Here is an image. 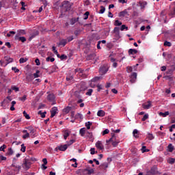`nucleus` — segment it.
<instances>
[{
	"label": "nucleus",
	"mask_w": 175,
	"mask_h": 175,
	"mask_svg": "<svg viewBox=\"0 0 175 175\" xmlns=\"http://www.w3.org/2000/svg\"><path fill=\"white\" fill-rule=\"evenodd\" d=\"M107 143H111L113 147H117L120 143V139H117L115 135H113L109 139L107 140Z\"/></svg>",
	"instance_id": "obj_1"
},
{
	"label": "nucleus",
	"mask_w": 175,
	"mask_h": 175,
	"mask_svg": "<svg viewBox=\"0 0 175 175\" xmlns=\"http://www.w3.org/2000/svg\"><path fill=\"white\" fill-rule=\"evenodd\" d=\"M100 79H102V77H95L92 79V83H90V87H92V88H94L95 87L98 88H102V85L100 84H97L95 85V82L96 81H99V80H100Z\"/></svg>",
	"instance_id": "obj_2"
},
{
	"label": "nucleus",
	"mask_w": 175,
	"mask_h": 175,
	"mask_svg": "<svg viewBox=\"0 0 175 175\" xmlns=\"http://www.w3.org/2000/svg\"><path fill=\"white\" fill-rule=\"evenodd\" d=\"M25 129H28L29 132V136L31 137V139H35V137L38 136V135H36V129H35L33 127L30 126L28 127H25Z\"/></svg>",
	"instance_id": "obj_3"
},
{
	"label": "nucleus",
	"mask_w": 175,
	"mask_h": 175,
	"mask_svg": "<svg viewBox=\"0 0 175 175\" xmlns=\"http://www.w3.org/2000/svg\"><path fill=\"white\" fill-rule=\"evenodd\" d=\"M62 8L66 9V12L72 9V6H73V3L69 2V1H64L62 3Z\"/></svg>",
	"instance_id": "obj_4"
},
{
	"label": "nucleus",
	"mask_w": 175,
	"mask_h": 175,
	"mask_svg": "<svg viewBox=\"0 0 175 175\" xmlns=\"http://www.w3.org/2000/svg\"><path fill=\"white\" fill-rule=\"evenodd\" d=\"M31 165H32L31 161L28 159H25L22 166L25 170H28L31 168Z\"/></svg>",
	"instance_id": "obj_5"
},
{
	"label": "nucleus",
	"mask_w": 175,
	"mask_h": 175,
	"mask_svg": "<svg viewBox=\"0 0 175 175\" xmlns=\"http://www.w3.org/2000/svg\"><path fill=\"white\" fill-rule=\"evenodd\" d=\"M109 71V66L107 65H103L99 68V73L101 75V76H103V75H106L107 72Z\"/></svg>",
	"instance_id": "obj_6"
},
{
	"label": "nucleus",
	"mask_w": 175,
	"mask_h": 175,
	"mask_svg": "<svg viewBox=\"0 0 175 175\" xmlns=\"http://www.w3.org/2000/svg\"><path fill=\"white\" fill-rule=\"evenodd\" d=\"M48 100L52 103V105H55V95L54 94H49L47 96Z\"/></svg>",
	"instance_id": "obj_7"
},
{
	"label": "nucleus",
	"mask_w": 175,
	"mask_h": 175,
	"mask_svg": "<svg viewBox=\"0 0 175 175\" xmlns=\"http://www.w3.org/2000/svg\"><path fill=\"white\" fill-rule=\"evenodd\" d=\"M96 147L97 150H99L100 151H103V150H105V146H103L102 141H98L96 143Z\"/></svg>",
	"instance_id": "obj_8"
},
{
	"label": "nucleus",
	"mask_w": 175,
	"mask_h": 175,
	"mask_svg": "<svg viewBox=\"0 0 175 175\" xmlns=\"http://www.w3.org/2000/svg\"><path fill=\"white\" fill-rule=\"evenodd\" d=\"M137 79V73L136 72H132L130 75V82L133 83L135 81H136Z\"/></svg>",
	"instance_id": "obj_9"
},
{
	"label": "nucleus",
	"mask_w": 175,
	"mask_h": 175,
	"mask_svg": "<svg viewBox=\"0 0 175 175\" xmlns=\"http://www.w3.org/2000/svg\"><path fill=\"white\" fill-rule=\"evenodd\" d=\"M107 167H109V163L107 162H104L101 163L98 167L100 170H106Z\"/></svg>",
	"instance_id": "obj_10"
},
{
	"label": "nucleus",
	"mask_w": 175,
	"mask_h": 175,
	"mask_svg": "<svg viewBox=\"0 0 175 175\" xmlns=\"http://www.w3.org/2000/svg\"><path fill=\"white\" fill-rule=\"evenodd\" d=\"M57 113H58V108L57 107H53L51 111V118H53V117H55Z\"/></svg>",
	"instance_id": "obj_11"
},
{
	"label": "nucleus",
	"mask_w": 175,
	"mask_h": 175,
	"mask_svg": "<svg viewBox=\"0 0 175 175\" xmlns=\"http://www.w3.org/2000/svg\"><path fill=\"white\" fill-rule=\"evenodd\" d=\"M142 107L145 110H148L151 107V101H148L147 103L142 104Z\"/></svg>",
	"instance_id": "obj_12"
},
{
	"label": "nucleus",
	"mask_w": 175,
	"mask_h": 175,
	"mask_svg": "<svg viewBox=\"0 0 175 175\" xmlns=\"http://www.w3.org/2000/svg\"><path fill=\"white\" fill-rule=\"evenodd\" d=\"M113 33H116V38H118V39H120V38H121V36H120V27H114Z\"/></svg>",
	"instance_id": "obj_13"
},
{
	"label": "nucleus",
	"mask_w": 175,
	"mask_h": 175,
	"mask_svg": "<svg viewBox=\"0 0 175 175\" xmlns=\"http://www.w3.org/2000/svg\"><path fill=\"white\" fill-rule=\"evenodd\" d=\"M38 35H39V31L35 30L31 35L29 37V40H32V39H33V38H36V36H38Z\"/></svg>",
	"instance_id": "obj_14"
},
{
	"label": "nucleus",
	"mask_w": 175,
	"mask_h": 175,
	"mask_svg": "<svg viewBox=\"0 0 175 175\" xmlns=\"http://www.w3.org/2000/svg\"><path fill=\"white\" fill-rule=\"evenodd\" d=\"M83 173L84 174H86V175L94 174V169H90V170L85 169L83 170Z\"/></svg>",
	"instance_id": "obj_15"
},
{
	"label": "nucleus",
	"mask_w": 175,
	"mask_h": 175,
	"mask_svg": "<svg viewBox=\"0 0 175 175\" xmlns=\"http://www.w3.org/2000/svg\"><path fill=\"white\" fill-rule=\"evenodd\" d=\"M63 133H64V140H66L68 136L70 135V131H69V130H64L63 131Z\"/></svg>",
	"instance_id": "obj_16"
},
{
	"label": "nucleus",
	"mask_w": 175,
	"mask_h": 175,
	"mask_svg": "<svg viewBox=\"0 0 175 175\" xmlns=\"http://www.w3.org/2000/svg\"><path fill=\"white\" fill-rule=\"evenodd\" d=\"M58 150H59V151H66V150H68V144L59 146Z\"/></svg>",
	"instance_id": "obj_17"
},
{
	"label": "nucleus",
	"mask_w": 175,
	"mask_h": 175,
	"mask_svg": "<svg viewBox=\"0 0 175 175\" xmlns=\"http://www.w3.org/2000/svg\"><path fill=\"white\" fill-rule=\"evenodd\" d=\"M150 173L151 174H157V173H158V167L157 165L152 167L150 169Z\"/></svg>",
	"instance_id": "obj_18"
},
{
	"label": "nucleus",
	"mask_w": 175,
	"mask_h": 175,
	"mask_svg": "<svg viewBox=\"0 0 175 175\" xmlns=\"http://www.w3.org/2000/svg\"><path fill=\"white\" fill-rule=\"evenodd\" d=\"M66 43H68V40L62 39L59 41V46H63V47H65V46H66Z\"/></svg>",
	"instance_id": "obj_19"
},
{
	"label": "nucleus",
	"mask_w": 175,
	"mask_h": 175,
	"mask_svg": "<svg viewBox=\"0 0 175 175\" xmlns=\"http://www.w3.org/2000/svg\"><path fill=\"white\" fill-rule=\"evenodd\" d=\"M126 15L129 16V14H128V11H126V10H124V11L120 12L119 17H125V16Z\"/></svg>",
	"instance_id": "obj_20"
},
{
	"label": "nucleus",
	"mask_w": 175,
	"mask_h": 175,
	"mask_svg": "<svg viewBox=\"0 0 175 175\" xmlns=\"http://www.w3.org/2000/svg\"><path fill=\"white\" fill-rule=\"evenodd\" d=\"M106 113L103 110H99L97 112L98 117H105Z\"/></svg>",
	"instance_id": "obj_21"
},
{
	"label": "nucleus",
	"mask_w": 175,
	"mask_h": 175,
	"mask_svg": "<svg viewBox=\"0 0 175 175\" xmlns=\"http://www.w3.org/2000/svg\"><path fill=\"white\" fill-rule=\"evenodd\" d=\"M11 166L12 167H14L18 172H20L21 170V166L16 165V163H13Z\"/></svg>",
	"instance_id": "obj_22"
},
{
	"label": "nucleus",
	"mask_w": 175,
	"mask_h": 175,
	"mask_svg": "<svg viewBox=\"0 0 175 175\" xmlns=\"http://www.w3.org/2000/svg\"><path fill=\"white\" fill-rule=\"evenodd\" d=\"M129 55H133V54H137V50L133 49H130L129 50Z\"/></svg>",
	"instance_id": "obj_23"
},
{
	"label": "nucleus",
	"mask_w": 175,
	"mask_h": 175,
	"mask_svg": "<svg viewBox=\"0 0 175 175\" xmlns=\"http://www.w3.org/2000/svg\"><path fill=\"white\" fill-rule=\"evenodd\" d=\"M77 21H79V18H72L70 19V23L71 25H75V24H76Z\"/></svg>",
	"instance_id": "obj_24"
},
{
	"label": "nucleus",
	"mask_w": 175,
	"mask_h": 175,
	"mask_svg": "<svg viewBox=\"0 0 175 175\" xmlns=\"http://www.w3.org/2000/svg\"><path fill=\"white\" fill-rule=\"evenodd\" d=\"M79 135L83 137L85 135V128H82L79 130Z\"/></svg>",
	"instance_id": "obj_25"
},
{
	"label": "nucleus",
	"mask_w": 175,
	"mask_h": 175,
	"mask_svg": "<svg viewBox=\"0 0 175 175\" xmlns=\"http://www.w3.org/2000/svg\"><path fill=\"white\" fill-rule=\"evenodd\" d=\"M70 110H72V107H66L63 109V112H64L65 114H68L70 111Z\"/></svg>",
	"instance_id": "obj_26"
},
{
	"label": "nucleus",
	"mask_w": 175,
	"mask_h": 175,
	"mask_svg": "<svg viewBox=\"0 0 175 175\" xmlns=\"http://www.w3.org/2000/svg\"><path fill=\"white\" fill-rule=\"evenodd\" d=\"M133 134L134 137H135L136 139L139 137V131H137V129H134V131H133Z\"/></svg>",
	"instance_id": "obj_27"
},
{
	"label": "nucleus",
	"mask_w": 175,
	"mask_h": 175,
	"mask_svg": "<svg viewBox=\"0 0 175 175\" xmlns=\"http://www.w3.org/2000/svg\"><path fill=\"white\" fill-rule=\"evenodd\" d=\"M16 103L15 100L12 101V103H11L12 106L10 107L11 111H14L16 110V108H14V105H16Z\"/></svg>",
	"instance_id": "obj_28"
},
{
	"label": "nucleus",
	"mask_w": 175,
	"mask_h": 175,
	"mask_svg": "<svg viewBox=\"0 0 175 175\" xmlns=\"http://www.w3.org/2000/svg\"><path fill=\"white\" fill-rule=\"evenodd\" d=\"M86 136L88 137V139H90V140L94 139V135H92V133L91 132H87L86 133Z\"/></svg>",
	"instance_id": "obj_29"
},
{
	"label": "nucleus",
	"mask_w": 175,
	"mask_h": 175,
	"mask_svg": "<svg viewBox=\"0 0 175 175\" xmlns=\"http://www.w3.org/2000/svg\"><path fill=\"white\" fill-rule=\"evenodd\" d=\"M159 114V116H161V117H167V116H169L170 113H169V111H165V112H164V113L160 112Z\"/></svg>",
	"instance_id": "obj_30"
},
{
	"label": "nucleus",
	"mask_w": 175,
	"mask_h": 175,
	"mask_svg": "<svg viewBox=\"0 0 175 175\" xmlns=\"http://www.w3.org/2000/svg\"><path fill=\"white\" fill-rule=\"evenodd\" d=\"M73 76H70V75H68V77H66V81H70V83H73Z\"/></svg>",
	"instance_id": "obj_31"
},
{
	"label": "nucleus",
	"mask_w": 175,
	"mask_h": 175,
	"mask_svg": "<svg viewBox=\"0 0 175 175\" xmlns=\"http://www.w3.org/2000/svg\"><path fill=\"white\" fill-rule=\"evenodd\" d=\"M115 27H120V25H122V23L118 20H116L114 23Z\"/></svg>",
	"instance_id": "obj_32"
},
{
	"label": "nucleus",
	"mask_w": 175,
	"mask_h": 175,
	"mask_svg": "<svg viewBox=\"0 0 175 175\" xmlns=\"http://www.w3.org/2000/svg\"><path fill=\"white\" fill-rule=\"evenodd\" d=\"M168 151L170 152H173V150H174V147H173V145L172 144H170L169 145H168Z\"/></svg>",
	"instance_id": "obj_33"
},
{
	"label": "nucleus",
	"mask_w": 175,
	"mask_h": 175,
	"mask_svg": "<svg viewBox=\"0 0 175 175\" xmlns=\"http://www.w3.org/2000/svg\"><path fill=\"white\" fill-rule=\"evenodd\" d=\"M96 56V55H95V53L90 54L87 57V59H94V58H95Z\"/></svg>",
	"instance_id": "obj_34"
},
{
	"label": "nucleus",
	"mask_w": 175,
	"mask_h": 175,
	"mask_svg": "<svg viewBox=\"0 0 175 175\" xmlns=\"http://www.w3.org/2000/svg\"><path fill=\"white\" fill-rule=\"evenodd\" d=\"M46 62H54V61H55V59L54 57H48L46 58Z\"/></svg>",
	"instance_id": "obj_35"
},
{
	"label": "nucleus",
	"mask_w": 175,
	"mask_h": 175,
	"mask_svg": "<svg viewBox=\"0 0 175 175\" xmlns=\"http://www.w3.org/2000/svg\"><path fill=\"white\" fill-rule=\"evenodd\" d=\"M92 92H94V90L92 89H89L88 92L85 93V95H88V96H91L92 95Z\"/></svg>",
	"instance_id": "obj_36"
},
{
	"label": "nucleus",
	"mask_w": 175,
	"mask_h": 175,
	"mask_svg": "<svg viewBox=\"0 0 175 175\" xmlns=\"http://www.w3.org/2000/svg\"><path fill=\"white\" fill-rule=\"evenodd\" d=\"M38 114H40L42 118H44V117H46V114H47V112H42V111H39Z\"/></svg>",
	"instance_id": "obj_37"
},
{
	"label": "nucleus",
	"mask_w": 175,
	"mask_h": 175,
	"mask_svg": "<svg viewBox=\"0 0 175 175\" xmlns=\"http://www.w3.org/2000/svg\"><path fill=\"white\" fill-rule=\"evenodd\" d=\"M164 46H165V47H171L172 46V42H170L169 41H165L164 42Z\"/></svg>",
	"instance_id": "obj_38"
},
{
	"label": "nucleus",
	"mask_w": 175,
	"mask_h": 175,
	"mask_svg": "<svg viewBox=\"0 0 175 175\" xmlns=\"http://www.w3.org/2000/svg\"><path fill=\"white\" fill-rule=\"evenodd\" d=\"M105 10H106V8H105V7H103V5H101L100 10L99 11L100 14H103V13H105Z\"/></svg>",
	"instance_id": "obj_39"
},
{
	"label": "nucleus",
	"mask_w": 175,
	"mask_h": 175,
	"mask_svg": "<svg viewBox=\"0 0 175 175\" xmlns=\"http://www.w3.org/2000/svg\"><path fill=\"white\" fill-rule=\"evenodd\" d=\"M27 61H28V59L24 58V57H21V58L19 59L20 64H24L25 62H27Z\"/></svg>",
	"instance_id": "obj_40"
},
{
	"label": "nucleus",
	"mask_w": 175,
	"mask_h": 175,
	"mask_svg": "<svg viewBox=\"0 0 175 175\" xmlns=\"http://www.w3.org/2000/svg\"><path fill=\"white\" fill-rule=\"evenodd\" d=\"M75 96L76 98H78V99H80V98H81V95H80V91H76L75 92Z\"/></svg>",
	"instance_id": "obj_41"
},
{
	"label": "nucleus",
	"mask_w": 175,
	"mask_h": 175,
	"mask_svg": "<svg viewBox=\"0 0 175 175\" xmlns=\"http://www.w3.org/2000/svg\"><path fill=\"white\" fill-rule=\"evenodd\" d=\"M14 152L13 151V149L12 148H8L7 154L8 155H13Z\"/></svg>",
	"instance_id": "obj_42"
},
{
	"label": "nucleus",
	"mask_w": 175,
	"mask_h": 175,
	"mask_svg": "<svg viewBox=\"0 0 175 175\" xmlns=\"http://www.w3.org/2000/svg\"><path fill=\"white\" fill-rule=\"evenodd\" d=\"M25 150H27V147L25 146V145L24 144H21V151L22 152H25Z\"/></svg>",
	"instance_id": "obj_43"
},
{
	"label": "nucleus",
	"mask_w": 175,
	"mask_h": 175,
	"mask_svg": "<svg viewBox=\"0 0 175 175\" xmlns=\"http://www.w3.org/2000/svg\"><path fill=\"white\" fill-rule=\"evenodd\" d=\"M91 125H92V122H88L85 123V126L87 129H91Z\"/></svg>",
	"instance_id": "obj_44"
},
{
	"label": "nucleus",
	"mask_w": 175,
	"mask_h": 175,
	"mask_svg": "<svg viewBox=\"0 0 175 175\" xmlns=\"http://www.w3.org/2000/svg\"><path fill=\"white\" fill-rule=\"evenodd\" d=\"M126 71L128 73H131V72L133 71V66H127Z\"/></svg>",
	"instance_id": "obj_45"
},
{
	"label": "nucleus",
	"mask_w": 175,
	"mask_h": 175,
	"mask_svg": "<svg viewBox=\"0 0 175 175\" xmlns=\"http://www.w3.org/2000/svg\"><path fill=\"white\" fill-rule=\"evenodd\" d=\"M23 116H24V117H25L26 120H29L31 118L29 115L28 113H27V112L25 111H23Z\"/></svg>",
	"instance_id": "obj_46"
},
{
	"label": "nucleus",
	"mask_w": 175,
	"mask_h": 175,
	"mask_svg": "<svg viewBox=\"0 0 175 175\" xmlns=\"http://www.w3.org/2000/svg\"><path fill=\"white\" fill-rule=\"evenodd\" d=\"M76 118H79L80 120H83V114L78 113L76 114L75 116Z\"/></svg>",
	"instance_id": "obj_47"
},
{
	"label": "nucleus",
	"mask_w": 175,
	"mask_h": 175,
	"mask_svg": "<svg viewBox=\"0 0 175 175\" xmlns=\"http://www.w3.org/2000/svg\"><path fill=\"white\" fill-rule=\"evenodd\" d=\"M120 31H124V29H126V31H128V27H126V25H122L120 28Z\"/></svg>",
	"instance_id": "obj_48"
},
{
	"label": "nucleus",
	"mask_w": 175,
	"mask_h": 175,
	"mask_svg": "<svg viewBox=\"0 0 175 175\" xmlns=\"http://www.w3.org/2000/svg\"><path fill=\"white\" fill-rule=\"evenodd\" d=\"M149 151H150V149H147L146 146H142V152H148Z\"/></svg>",
	"instance_id": "obj_49"
},
{
	"label": "nucleus",
	"mask_w": 175,
	"mask_h": 175,
	"mask_svg": "<svg viewBox=\"0 0 175 175\" xmlns=\"http://www.w3.org/2000/svg\"><path fill=\"white\" fill-rule=\"evenodd\" d=\"M79 87H80V88H85V81H81L79 83Z\"/></svg>",
	"instance_id": "obj_50"
},
{
	"label": "nucleus",
	"mask_w": 175,
	"mask_h": 175,
	"mask_svg": "<svg viewBox=\"0 0 175 175\" xmlns=\"http://www.w3.org/2000/svg\"><path fill=\"white\" fill-rule=\"evenodd\" d=\"M89 16H90V12H86L84 14V18H83V19L88 20Z\"/></svg>",
	"instance_id": "obj_51"
},
{
	"label": "nucleus",
	"mask_w": 175,
	"mask_h": 175,
	"mask_svg": "<svg viewBox=\"0 0 175 175\" xmlns=\"http://www.w3.org/2000/svg\"><path fill=\"white\" fill-rule=\"evenodd\" d=\"M141 8H146V5H147V2L143 1V2H139Z\"/></svg>",
	"instance_id": "obj_52"
},
{
	"label": "nucleus",
	"mask_w": 175,
	"mask_h": 175,
	"mask_svg": "<svg viewBox=\"0 0 175 175\" xmlns=\"http://www.w3.org/2000/svg\"><path fill=\"white\" fill-rule=\"evenodd\" d=\"M39 73H40V71H39L38 70H36V73L33 74V77H35V79L39 77Z\"/></svg>",
	"instance_id": "obj_53"
},
{
	"label": "nucleus",
	"mask_w": 175,
	"mask_h": 175,
	"mask_svg": "<svg viewBox=\"0 0 175 175\" xmlns=\"http://www.w3.org/2000/svg\"><path fill=\"white\" fill-rule=\"evenodd\" d=\"M75 73H83V72H84L83 70H82L81 68H76L75 70Z\"/></svg>",
	"instance_id": "obj_54"
},
{
	"label": "nucleus",
	"mask_w": 175,
	"mask_h": 175,
	"mask_svg": "<svg viewBox=\"0 0 175 175\" xmlns=\"http://www.w3.org/2000/svg\"><path fill=\"white\" fill-rule=\"evenodd\" d=\"M60 59H61L62 61H64V59H68V56L66 55H62L60 56Z\"/></svg>",
	"instance_id": "obj_55"
},
{
	"label": "nucleus",
	"mask_w": 175,
	"mask_h": 175,
	"mask_svg": "<svg viewBox=\"0 0 175 175\" xmlns=\"http://www.w3.org/2000/svg\"><path fill=\"white\" fill-rule=\"evenodd\" d=\"M19 41L22 42V43H24L25 42H27V38H25V37H20Z\"/></svg>",
	"instance_id": "obj_56"
},
{
	"label": "nucleus",
	"mask_w": 175,
	"mask_h": 175,
	"mask_svg": "<svg viewBox=\"0 0 175 175\" xmlns=\"http://www.w3.org/2000/svg\"><path fill=\"white\" fill-rule=\"evenodd\" d=\"M174 162H175V159L174 158H171L168 160V163H170V165H173Z\"/></svg>",
	"instance_id": "obj_57"
},
{
	"label": "nucleus",
	"mask_w": 175,
	"mask_h": 175,
	"mask_svg": "<svg viewBox=\"0 0 175 175\" xmlns=\"http://www.w3.org/2000/svg\"><path fill=\"white\" fill-rule=\"evenodd\" d=\"M29 137H30L29 133H27L23 135L22 137L24 140H25V139H29Z\"/></svg>",
	"instance_id": "obj_58"
},
{
	"label": "nucleus",
	"mask_w": 175,
	"mask_h": 175,
	"mask_svg": "<svg viewBox=\"0 0 175 175\" xmlns=\"http://www.w3.org/2000/svg\"><path fill=\"white\" fill-rule=\"evenodd\" d=\"M146 120H148V114H145L142 118V121H146Z\"/></svg>",
	"instance_id": "obj_59"
},
{
	"label": "nucleus",
	"mask_w": 175,
	"mask_h": 175,
	"mask_svg": "<svg viewBox=\"0 0 175 175\" xmlns=\"http://www.w3.org/2000/svg\"><path fill=\"white\" fill-rule=\"evenodd\" d=\"M6 148V145L3 144V146H1L0 147V151H3V152H5V149Z\"/></svg>",
	"instance_id": "obj_60"
},
{
	"label": "nucleus",
	"mask_w": 175,
	"mask_h": 175,
	"mask_svg": "<svg viewBox=\"0 0 175 175\" xmlns=\"http://www.w3.org/2000/svg\"><path fill=\"white\" fill-rule=\"evenodd\" d=\"M7 158L5 156H2L0 154V162H2V161H6Z\"/></svg>",
	"instance_id": "obj_61"
},
{
	"label": "nucleus",
	"mask_w": 175,
	"mask_h": 175,
	"mask_svg": "<svg viewBox=\"0 0 175 175\" xmlns=\"http://www.w3.org/2000/svg\"><path fill=\"white\" fill-rule=\"evenodd\" d=\"M95 153H96V152H95V148H92L90 149V154H91V155H94V154H95Z\"/></svg>",
	"instance_id": "obj_62"
},
{
	"label": "nucleus",
	"mask_w": 175,
	"mask_h": 175,
	"mask_svg": "<svg viewBox=\"0 0 175 175\" xmlns=\"http://www.w3.org/2000/svg\"><path fill=\"white\" fill-rule=\"evenodd\" d=\"M170 16H171V17H175V8L173 11L170 12Z\"/></svg>",
	"instance_id": "obj_63"
},
{
	"label": "nucleus",
	"mask_w": 175,
	"mask_h": 175,
	"mask_svg": "<svg viewBox=\"0 0 175 175\" xmlns=\"http://www.w3.org/2000/svg\"><path fill=\"white\" fill-rule=\"evenodd\" d=\"M148 139H149V140H152V139H154V135H152L151 133H149L148 135Z\"/></svg>",
	"instance_id": "obj_64"
}]
</instances>
